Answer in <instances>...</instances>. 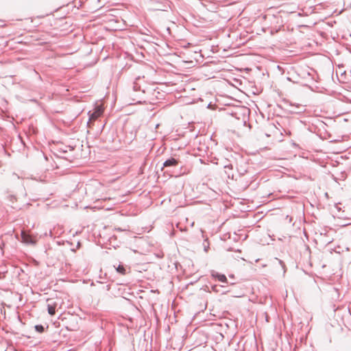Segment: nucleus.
Returning a JSON list of instances; mask_svg holds the SVG:
<instances>
[{"label": "nucleus", "instance_id": "obj_4", "mask_svg": "<svg viewBox=\"0 0 351 351\" xmlns=\"http://www.w3.org/2000/svg\"><path fill=\"white\" fill-rule=\"evenodd\" d=\"M47 311L49 315H53L56 313V304L55 302H52L51 300H48Z\"/></svg>", "mask_w": 351, "mask_h": 351}, {"label": "nucleus", "instance_id": "obj_9", "mask_svg": "<svg viewBox=\"0 0 351 351\" xmlns=\"http://www.w3.org/2000/svg\"><path fill=\"white\" fill-rule=\"evenodd\" d=\"M35 329L38 332H43L45 330V328L42 325H36L35 326Z\"/></svg>", "mask_w": 351, "mask_h": 351}, {"label": "nucleus", "instance_id": "obj_10", "mask_svg": "<svg viewBox=\"0 0 351 351\" xmlns=\"http://www.w3.org/2000/svg\"><path fill=\"white\" fill-rule=\"evenodd\" d=\"M49 236H50L51 237H53V233H52V231H51V230L49 232Z\"/></svg>", "mask_w": 351, "mask_h": 351}, {"label": "nucleus", "instance_id": "obj_7", "mask_svg": "<svg viewBox=\"0 0 351 351\" xmlns=\"http://www.w3.org/2000/svg\"><path fill=\"white\" fill-rule=\"evenodd\" d=\"M116 270L118 273L122 275H125L126 274V269L122 265H119L117 267H116Z\"/></svg>", "mask_w": 351, "mask_h": 351}, {"label": "nucleus", "instance_id": "obj_1", "mask_svg": "<svg viewBox=\"0 0 351 351\" xmlns=\"http://www.w3.org/2000/svg\"><path fill=\"white\" fill-rule=\"evenodd\" d=\"M104 109L101 106H97L94 109L93 112L89 111V120L88 121V127H90V123L99 118L103 113Z\"/></svg>", "mask_w": 351, "mask_h": 351}, {"label": "nucleus", "instance_id": "obj_2", "mask_svg": "<svg viewBox=\"0 0 351 351\" xmlns=\"http://www.w3.org/2000/svg\"><path fill=\"white\" fill-rule=\"evenodd\" d=\"M21 241L27 245H35L36 243V237L22 230L21 233Z\"/></svg>", "mask_w": 351, "mask_h": 351}, {"label": "nucleus", "instance_id": "obj_6", "mask_svg": "<svg viewBox=\"0 0 351 351\" xmlns=\"http://www.w3.org/2000/svg\"><path fill=\"white\" fill-rule=\"evenodd\" d=\"M213 276L217 278L219 281L221 282H227V278L225 275L223 274H218V273H215V274H213Z\"/></svg>", "mask_w": 351, "mask_h": 351}, {"label": "nucleus", "instance_id": "obj_3", "mask_svg": "<svg viewBox=\"0 0 351 351\" xmlns=\"http://www.w3.org/2000/svg\"><path fill=\"white\" fill-rule=\"evenodd\" d=\"M178 165V160L174 158L167 159L163 163V168L176 167Z\"/></svg>", "mask_w": 351, "mask_h": 351}, {"label": "nucleus", "instance_id": "obj_8", "mask_svg": "<svg viewBox=\"0 0 351 351\" xmlns=\"http://www.w3.org/2000/svg\"><path fill=\"white\" fill-rule=\"evenodd\" d=\"M224 168H225L226 169H230V170H232V166L231 165H226ZM226 173L228 174V177L229 178H231L232 179H233V178H234V175H233V174L230 175V173H228L227 170H226Z\"/></svg>", "mask_w": 351, "mask_h": 351}, {"label": "nucleus", "instance_id": "obj_5", "mask_svg": "<svg viewBox=\"0 0 351 351\" xmlns=\"http://www.w3.org/2000/svg\"><path fill=\"white\" fill-rule=\"evenodd\" d=\"M142 80H143V78H141L140 77H138L136 78V80H135V81L134 82V84H133V90L134 92L141 91V86L139 82Z\"/></svg>", "mask_w": 351, "mask_h": 351}]
</instances>
